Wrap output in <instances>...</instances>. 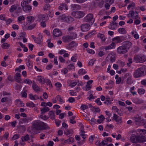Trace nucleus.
<instances>
[{"mask_svg": "<svg viewBox=\"0 0 146 146\" xmlns=\"http://www.w3.org/2000/svg\"><path fill=\"white\" fill-rule=\"evenodd\" d=\"M33 128L37 130L48 129L49 127L48 125L39 120H36L33 122Z\"/></svg>", "mask_w": 146, "mask_h": 146, "instance_id": "obj_1", "label": "nucleus"}, {"mask_svg": "<svg viewBox=\"0 0 146 146\" xmlns=\"http://www.w3.org/2000/svg\"><path fill=\"white\" fill-rule=\"evenodd\" d=\"M131 141L133 143L144 142L146 141L145 136H137L132 134L130 137Z\"/></svg>", "mask_w": 146, "mask_h": 146, "instance_id": "obj_2", "label": "nucleus"}, {"mask_svg": "<svg viewBox=\"0 0 146 146\" xmlns=\"http://www.w3.org/2000/svg\"><path fill=\"white\" fill-rule=\"evenodd\" d=\"M145 70V66L138 68L135 71L133 74L134 77L137 78L144 76Z\"/></svg>", "mask_w": 146, "mask_h": 146, "instance_id": "obj_3", "label": "nucleus"}, {"mask_svg": "<svg viewBox=\"0 0 146 146\" xmlns=\"http://www.w3.org/2000/svg\"><path fill=\"white\" fill-rule=\"evenodd\" d=\"M26 1H22L21 3V6L23 10L25 12H30L32 9L31 6Z\"/></svg>", "mask_w": 146, "mask_h": 146, "instance_id": "obj_4", "label": "nucleus"}, {"mask_svg": "<svg viewBox=\"0 0 146 146\" xmlns=\"http://www.w3.org/2000/svg\"><path fill=\"white\" fill-rule=\"evenodd\" d=\"M116 58V55L113 53H110L109 54L106 58L107 61H110L113 62L115 61Z\"/></svg>", "mask_w": 146, "mask_h": 146, "instance_id": "obj_5", "label": "nucleus"}, {"mask_svg": "<svg viewBox=\"0 0 146 146\" xmlns=\"http://www.w3.org/2000/svg\"><path fill=\"white\" fill-rule=\"evenodd\" d=\"M72 15L75 18H80L83 17L85 15L83 11H77L72 13Z\"/></svg>", "mask_w": 146, "mask_h": 146, "instance_id": "obj_6", "label": "nucleus"}, {"mask_svg": "<svg viewBox=\"0 0 146 146\" xmlns=\"http://www.w3.org/2000/svg\"><path fill=\"white\" fill-rule=\"evenodd\" d=\"M84 19L85 21L91 22L92 23H93L95 21V19L93 17L92 14L91 13H89L84 18Z\"/></svg>", "mask_w": 146, "mask_h": 146, "instance_id": "obj_7", "label": "nucleus"}, {"mask_svg": "<svg viewBox=\"0 0 146 146\" xmlns=\"http://www.w3.org/2000/svg\"><path fill=\"white\" fill-rule=\"evenodd\" d=\"M117 52L119 54H123L128 51L122 45L117 48Z\"/></svg>", "mask_w": 146, "mask_h": 146, "instance_id": "obj_8", "label": "nucleus"}, {"mask_svg": "<svg viewBox=\"0 0 146 146\" xmlns=\"http://www.w3.org/2000/svg\"><path fill=\"white\" fill-rule=\"evenodd\" d=\"M125 40V38L123 36H117L113 38L112 39L116 43H120Z\"/></svg>", "mask_w": 146, "mask_h": 146, "instance_id": "obj_9", "label": "nucleus"}, {"mask_svg": "<svg viewBox=\"0 0 146 146\" xmlns=\"http://www.w3.org/2000/svg\"><path fill=\"white\" fill-rule=\"evenodd\" d=\"M59 19L64 21H66L68 23H69L73 20V19L72 17H66L65 14H63L60 16Z\"/></svg>", "mask_w": 146, "mask_h": 146, "instance_id": "obj_10", "label": "nucleus"}, {"mask_svg": "<svg viewBox=\"0 0 146 146\" xmlns=\"http://www.w3.org/2000/svg\"><path fill=\"white\" fill-rule=\"evenodd\" d=\"M122 44L126 49L128 51L129 48L131 47L132 45V43L129 41H126L123 42Z\"/></svg>", "mask_w": 146, "mask_h": 146, "instance_id": "obj_11", "label": "nucleus"}, {"mask_svg": "<svg viewBox=\"0 0 146 146\" xmlns=\"http://www.w3.org/2000/svg\"><path fill=\"white\" fill-rule=\"evenodd\" d=\"M129 15L133 19H137L139 17L138 14L136 11L135 12L132 11H130L129 14H128L129 17Z\"/></svg>", "mask_w": 146, "mask_h": 146, "instance_id": "obj_12", "label": "nucleus"}, {"mask_svg": "<svg viewBox=\"0 0 146 146\" xmlns=\"http://www.w3.org/2000/svg\"><path fill=\"white\" fill-rule=\"evenodd\" d=\"M118 26L117 23L114 21H112L111 23L109 25L108 28L110 29L113 30L117 28Z\"/></svg>", "mask_w": 146, "mask_h": 146, "instance_id": "obj_13", "label": "nucleus"}, {"mask_svg": "<svg viewBox=\"0 0 146 146\" xmlns=\"http://www.w3.org/2000/svg\"><path fill=\"white\" fill-rule=\"evenodd\" d=\"M112 120L115 121L117 122V123H121L122 122V118L118 116L116 114H114Z\"/></svg>", "mask_w": 146, "mask_h": 146, "instance_id": "obj_14", "label": "nucleus"}, {"mask_svg": "<svg viewBox=\"0 0 146 146\" xmlns=\"http://www.w3.org/2000/svg\"><path fill=\"white\" fill-rule=\"evenodd\" d=\"M53 35L55 37H58L62 35V32L59 29H54L53 31Z\"/></svg>", "mask_w": 146, "mask_h": 146, "instance_id": "obj_15", "label": "nucleus"}, {"mask_svg": "<svg viewBox=\"0 0 146 146\" xmlns=\"http://www.w3.org/2000/svg\"><path fill=\"white\" fill-rule=\"evenodd\" d=\"M90 25L88 24H84L82 25L81 26V30L83 32L87 31Z\"/></svg>", "mask_w": 146, "mask_h": 146, "instance_id": "obj_16", "label": "nucleus"}, {"mask_svg": "<svg viewBox=\"0 0 146 146\" xmlns=\"http://www.w3.org/2000/svg\"><path fill=\"white\" fill-rule=\"evenodd\" d=\"M27 20V24H31L35 21V19L34 17L29 16L27 17L26 18Z\"/></svg>", "mask_w": 146, "mask_h": 146, "instance_id": "obj_17", "label": "nucleus"}, {"mask_svg": "<svg viewBox=\"0 0 146 146\" xmlns=\"http://www.w3.org/2000/svg\"><path fill=\"white\" fill-rule=\"evenodd\" d=\"M63 40L65 42H69L73 40V38L70 35L64 36L62 37Z\"/></svg>", "mask_w": 146, "mask_h": 146, "instance_id": "obj_18", "label": "nucleus"}, {"mask_svg": "<svg viewBox=\"0 0 146 146\" xmlns=\"http://www.w3.org/2000/svg\"><path fill=\"white\" fill-rule=\"evenodd\" d=\"M21 75V74L19 73H17L14 76L16 82L19 83H21L22 80Z\"/></svg>", "mask_w": 146, "mask_h": 146, "instance_id": "obj_19", "label": "nucleus"}, {"mask_svg": "<svg viewBox=\"0 0 146 146\" xmlns=\"http://www.w3.org/2000/svg\"><path fill=\"white\" fill-rule=\"evenodd\" d=\"M115 44L114 42H112V43L108 46H106L105 48V50H108L112 48H115Z\"/></svg>", "mask_w": 146, "mask_h": 146, "instance_id": "obj_20", "label": "nucleus"}, {"mask_svg": "<svg viewBox=\"0 0 146 146\" xmlns=\"http://www.w3.org/2000/svg\"><path fill=\"white\" fill-rule=\"evenodd\" d=\"M32 87L33 90L35 92H37L40 90V88L35 82H33Z\"/></svg>", "mask_w": 146, "mask_h": 146, "instance_id": "obj_21", "label": "nucleus"}, {"mask_svg": "<svg viewBox=\"0 0 146 146\" xmlns=\"http://www.w3.org/2000/svg\"><path fill=\"white\" fill-rule=\"evenodd\" d=\"M58 9L61 11L63 10H66L68 9V7L67 5L62 3L60 5Z\"/></svg>", "mask_w": 146, "mask_h": 146, "instance_id": "obj_22", "label": "nucleus"}, {"mask_svg": "<svg viewBox=\"0 0 146 146\" xmlns=\"http://www.w3.org/2000/svg\"><path fill=\"white\" fill-rule=\"evenodd\" d=\"M71 9L72 10H77L81 9V7L79 5L72 4L71 6Z\"/></svg>", "mask_w": 146, "mask_h": 146, "instance_id": "obj_23", "label": "nucleus"}, {"mask_svg": "<svg viewBox=\"0 0 146 146\" xmlns=\"http://www.w3.org/2000/svg\"><path fill=\"white\" fill-rule=\"evenodd\" d=\"M77 43H76L74 41H72L68 46V48H73L77 46Z\"/></svg>", "mask_w": 146, "mask_h": 146, "instance_id": "obj_24", "label": "nucleus"}, {"mask_svg": "<svg viewBox=\"0 0 146 146\" xmlns=\"http://www.w3.org/2000/svg\"><path fill=\"white\" fill-rule=\"evenodd\" d=\"M37 80L41 84H43L45 83V80L42 76H38L37 77Z\"/></svg>", "mask_w": 146, "mask_h": 146, "instance_id": "obj_25", "label": "nucleus"}, {"mask_svg": "<svg viewBox=\"0 0 146 146\" xmlns=\"http://www.w3.org/2000/svg\"><path fill=\"white\" fill-rule=\"evenodd\" d=\"M27 29L28 30H31L34 29L36 26V24L34 23L33 24L29 25L27 24Z\"/></svg>", "mask_w": 146, "mask_h": 146, "instance_id": "obj_26", "label": "nucleus"}, {"mask_svg": "<svg viewBox=\"0 0 146 146\" xmlns=\"http://www.w3.org/2000/svg\"><path fill=\"white\" fill-rule=\"evenodd\" d=\"M97 37L98 38H100L102 41L104 42L105 40V36L103 34L98 33L97 35Z\"/></svg>", "mask_w": 146, "mask_h": 146, "instance_id": "obj_27", "label": "nucleus"}, {"mask_svg": "<svg viewBox=\"0 0 146 146\" xmlns=\"http://www.w3.org/2000/svg\"><path fill=\"white\" fill-rule=\"evenodd\" d=\"M126 83L129 85H130L133 83L131 76H129V77H127L126 79Z\"/></svg>", "mask_w": 146, "mask_h": 146, "instance_id": "obj_28", "label": "nucleus"}, {"mask_svg": "<svg viewBox=\"0 0 146 146\" xmlns=\"http://www.w3.org/2000/svg\"><path fill=\"white\" fill-rule=\"evenodd\" d=\"M49 117H50L51 119H55V117L54 115V113L52 111H49L48 113Z\"/></svg>", "mask_w": 146, "mask_h": 146, "instance_id": "obj_29", "label": "nucleus"}, {"mask_svg": "<svg viewBox=\"0 0 146 146\" xmlns=\"http://www.w3.org/2000/svg\"><path fill=\"white\" fill-rule=\"evenodd\" d=\"M26 60L27 61V64L28 66L29 67V68H31L33 66L32 61L30 60L29 59L27 60V59H26Z\"/></svg>", "mask_w": 146, "mask_h": 146, "instance_id": "obj_30", "label": "nucleus"}, {"mask_svg": "<svg viewBox=\"0 0 146 146\" xmlns=\"http://www.w3.org/2000/svg\"><path fill=\"white\" fill-rule=\"evenodd\" d=\"M21 139L23 141H28L29 139V135L27 134L24 136H23L21 137Z\"/></svg>", "mask_w": 146, "mask_h": 146, "instance_id": "obj_31", "label": "nucleus"}, {"mask_svg": "<svg viewBox=\"0 0 146 146\" xmlns=\"http://www.w3.org/2000/svg\"><path fill=\"white\" fill-rule=\"evenodd\" d=\"M50 109L48 107H44L42 108L41 110V114H43L46 112L48 111Z\"/></svg>", "mask_w": 146, "mask_h": 146, "instance_id": "obj_32", "label": "nucleus"}, {"mask_svg": "<svg viewBox=\"0 0 146 146\" xmlns=\"http://www.w3.org/2000/svg\"><path fill=\"white\" fill-rule=\"evenodd\" d=\"M118 32L119 33L122 34H124L126 33V31L124 28H120L118 29Z\"/></svg>", "mask_w": 146, "mask_h": 146, "instance_id": "obj_33", "label": "nucleus"}, {"mask_svg": "<svg viewBox=\"0 0 146 146\" xmlns=\"http://www.w3.org/2000/svg\"><path fill=\"white\" fill-rule=\"evenodd\" d=\"M10 46V44L7 43H4L1 45V47L2 48L5 49L8 48Z\"/></svg>", "mask_w": 146, "mask_h": 146, "instance_id": "obj_34", "label": "nucleus"}, {"mask_svg": "<svg viewBox=\"0 0 146 146\" xmlns=\"http://www.w3.org/2000/svg\"><path fill=\"white\" fill-rule=\"evenodd\" d=\"M78 73L80 75H82L86 73V72L82 68L79 70Z\"/></svg>", "mask_w": 146, "mask_h": 146, "instance_id": "obj_35", "label": "nucleus"}, {"mask_svg": "<svg viewBox=\"0 0 146 146\" xmlns=\"http://www.w3.org/2000/svg\"><path fill=\"white\" fill-rule=\"evenodd\" d=\"M17 8V6L15 5H12L9 9V11L10 12L12 13Z\"/></svg>", "mask_w": 146, "mask_h": 146, "instance_id": "obj_36", "label": "nucleus"}, {"mask_svg": "<svg viewBox=\"0 0 146 146\" xmlns=\"http://www.w3.org/2000/svg\"><path fill=\"white\" fill-rule=\"evenodd\" d=\"M73 132L72 130L71 129L70 130L67 129L64 131V133L66 135H67L70 134H72Z\"/></svg>", "mask_w": 146, "mask_h": 146, "instance_id": "obj_37", "label": "nucleus"}, {"mask_svg": "<svg viewBox=\"0 0 146 146\" xmlns=\"http://www.w3.org/2000/svg\"><path fill=\"white\" fill-rule=\"evenodd\" d=\"M74 139L72 137H70L68 139L64 141V143H69L70 142H73Z\"/></svg>", "mask_w": 146, "mask_h": 146, "instance_id": "obj_38", "label": "nucleus"}, {"mask_svg": "<svg viewBox=\"0 0 146 146\" xmlns=\"http://www.w3.org/2000/svg\"><path fill=\"white\" fill-rule=\"evenodd\" d=\"M134 120L135 122H136V124H138L139 123L141 119V118L139 116H136L134 117Z\"/></svg>", "mask_w": 146, "mask_h": 146, "instance_id": "obj_39", "label": "nucleus"}, {"mask_svg": "<svg viewBox=\"0 0 146 146\" xmlns=\"http://www.w3.org/2000/svg\"><path fill=\"white\" fill-rule=\"evenodd\" d=\"M135 103L136 104H139L143 102V101L137 98L135 100Z\"/></svg>", "mask_w": 146, "mask_h": 146, "instance_id": "obj_40", "label": "nucleus"}, {"mask_svg": "<svg viewBox=\"0 0 146 146\" xmlns=\"http://www.w3.org/2000/svg\"><path fill=\"white\" fill-rule=\"evenodd\" d=\"M140 58V56L139 55H137L134 56V60L137 63H139V58Z\"/></svg>", "mask_w": 146, "mask_h": 146, "instance_id": "obj_41", "label": "nucleus"}, {"mask_svg": "<svg viewBox=\"0 0 146 146\" xmlns=\"http://www.w3.org/2000/svg\"><path fill=\"white\" fill-rule=\"evenodd\" d=\"M138 92L139 94H143L145 92V90L143 88H139L138 89Z\"/></svg>", "mask_w": 146, "mask_h": 146, "instance_id": "obj_42", "label": "nucleus"}, {"mask_svg": "<svg viewBox=\"0 0 146 146\" xmlns=\"http://www.w3.org/2000/svg\"><path fill=\"white\" fill-rule=\"evenodd\" d=\"M45 82L46 83V84L49 86L50 88H52V85L51 84V81L48 79H47L45 80Z\"/></svg>", "mask_w": 146, "mask_h": 146, "instance_id": "obj_43", "label": "nucleus"}, {"mask_svg": "<svg viewBox=\"0 0 146 146\" xmlns=\"http://www.w3.org/2000/svg\"><path fill=\"white\" fill-rule=\"evenodd\" d=\"M26 33H20L18 39H20L21 38H24L25 37Z\"/></svg>", "mask_w": 146, "mask_h": 146, "instance_id": "obj_44", "label": "nucleus"}, {"mask_svg": "<svg viewBox=\"0 0 146 146\" xmlns=\"http://www.w3.org/2000/svg\"><path fill=\"white\" fill-rule=\"evenodd\" d=\"M67 68L69 70H72L75 68L74 65L72 64H70L67 66Z\"/></svg>", "mask_w": 146, "mask_h": 146, "instance_id": "obj_45", "label": "nucleus"}, {"mask_svg": "<svg viewBox=\"0 0 146 146\" xmlns=\"http://www.w3.org/2000/svg\"><path fill=\"white\" fill-rule=\"evenodd\" d=\"M137 131L141 134H146V130L144 129H139L137 130Z\"/></svg>", "mask_w": 146, "mask_h": 146, "instance_id": "obj_46", "label": "nucleus"}, {"mask_svg": "<svg viewBox=\"0 0 146 146\" xmlns=\"http://www.w3.org/2000/svg\"><path fill=\"white\" fill-rule=\"evenodd\" d=\"M27 106H29V107H34L35 106L33 102H30L29 103H27L26 104Z\"/></svg>", "mask_w": 146, "mask_h": 146, "instance_id": "obj_47", "label": "nucleus"}, {"mask_svg": "<svg viewBox=\"0 0 146 146\" xmlns=\"http://www.w3.org/2000/svg\"><path fill=\"white\" fill-rule=\"evenodd\" d=\"M146 123V121L143 119L140 120L139 123H138V124L140 125H144V124L145 123Z\"/></svg>", "mask_w": 146, "mask_h": 146, "instance_id": "obj_48", "label": "nucleus"}, {"mask_svg": "<svg viewBox=\"0 0 146 146\" xmlns=\"http://www.w3.org/2000/svg\"><path fill=\"white\" fill-rule=\"evenodd\" d=\"M119 66H123L125 65V63L121 61L120 60H119L117 62Z\"/></svg>", "mask_w": 146, "mask_h": 146, "instance_id": "obj_49", "label": "nucleus"}, {"mask_svg": "<svg viewBox=\"0 0 146 146\" xmlns=\"http://www.w3.org/2000/svg\"><path fill=\"white\" fill-rule=\"evenodd\" d=\"M20 135L19 134H15L14 135L12 138V139L15 140L19 138Z\"/></svg>", "mask_w": 146, "mask_h": 146, "instance_id": "obj_50", "label": "nucleus"}, {"mask_svg": "<svg viewBox=\"0 0 146 146\" xmlns=\"http://www.w3.org/2000/svg\"><path fill=\"white\" fill-rule=\"evenodd\" d=\"M116 111L118 114L120 116L122 115L123 114V111H122L121 110H119V109H117Z\"/></svg>", "mask_w": 146, "mask_h": 146, "instance_id": "obj_51", "label": "nucleus"}, {"mask_svg": "<svg viewBox=\"0 0 146 146\" xmlns=\"http://www.w3.org/2000/svg\"><path fill=\"white\" fill-rule=\"evenodd\" d=\"M132 59L131 58H129L128 59V62L127 63V65L129 66H131V64L132 63Z\"/></svg>", "mask_w": 146, "mask_h": 146, "instance_id": "obj_52", "label": "nucleus"}, {"mask_svg": "<svg viewBox=\"0 0 146 146\" xmlns=\"http://www.w3.org/2000/svg\"><path fill=\"white\" fill-rule=\"evenodd\" d=\"M38 17L40 21L44 20L45 18V16L42 15H39L38 16Z\"/></svg>", "mask_w": 146, "mask_h": 146, "instance_id": "obj_53", "label": "nucleus"}, {"mask_svg": "<svg viewBox=\"0 0 146 146\" xmlns=\"http://www.w3.org/2000/svg\"><path fill=\"white\" fill-rule=\"evenodd\" d=\"M24 82L26 83L29 85L31 84L32 82L31 80L29 79H26L24 80Z\"/></svg>", "mask_w": 146, "mask_h": 146, "instance_id": "obj_54", "label": "nucleus"}, {"mask_svg": "<svg viewBox=\"0 0 146 146\" xmlns=\"http://www.w3.org/2000/svg\"><path fill=\"white\" fill-rule=\"evenodd\" d=\"M77 84V82H71L69 86H70L71 87L73 88L76 86Z\"/></svg>", "mask_w": 146, "mask_h": 146, "instance_id": "obj_55", "label": "nucleus"}, {"mask_svg": "<svg viewBox=\"0 0 146 146\" xmlns=\"http://www.w3.org/2000/svg\"><path fill=\"white\" fill-rule=\"evenodd\" d=\"M87 51L88 53L92 54H94L95 53V52L93 50L89 48L87 49Z\"/></svg>", "mask_w": 146, "mask_h": 146, "instance_id": "obj_56", "label": "nucleus"}, {"mask_svg": "<svg viewBox=\"0 0 146 146\" xmlns=\"http://www.w3.org/2000/svg\"><path fill=\"white\" fill-rule=\"evenodd\" d=\"M36 41L35 40V41L38 44H40L42 41V39H39V38H36Z\"/></svg>", "mask_w": 146, "mask_h": 146, "instance_id": "obj_57", "label": "nucleus"}, {"mask_svg": "<svg viewBox=\"0 0 146 146\" xmlns=\"http://www.w3.org/2000/svg\"><path fill=\"white\" fill-rule=\"evenodd\" d=\"M7 25H9L11 23H12L13 21V20L11 19H9L5 20Z\"/></svg>", "mask_w": 146, "mask_h": 146, "instance_id": "obj_58", "label": "nucleus"}, {"mask_svg": "<svg viewBox=\"0 0 146 146\" xmlns=\"http://www.w3.org/2000/svg\"><path fill=\"white\" fill-rule=\"evenodd\" d=\"M141 63L146 60V57L144 55L140 56Z\"/></svg>", "mask_w": 146, "mask_h": 146, "instance_id": "obj_59", "label": "nucleus"}, {"mask_svg": "<svg viewBox=\"0 0 146 146\" xmlns=\"http://www.w3.org/2000/svg\"><path fill=\"white\" fill-rule=\"evenodd\" d=\"M80 108L81 110H85L88 109V107L87 106L85 105L82 104L80 107Z\"/></svg>", "mask_w": 146, "mask_h": 146, "instance_id": "obj_60", "label": "nucleus"}, {"mask_svg": "<svg viewBox=\"0 0 146 146\" xmlns=\"http://www.w3.org/2000/svg\"><path fill=\"white\" fill-rule=\"evenodd\" d=\"M59 60L61 63L64 62L65 61V60L63 58L60 56H59Z\"/></svg>", "mask_w": 146, "mask_h": 146, "instance_id": "obj_61", "label": "nucleus"}, {"mask_svg": "<svg viewBox=\"0 0 146 146\" xmlns=\"http://www.w3.org/2000/svg\"><path fill=\"white\" fill-rule=\"evenodd\" d=\"M21 119L23 121V123H28L29 122V119L28 118H23V119ZM21 123H22V122H21Z\"/></svg>", "mask_w": 146, "mask_h": 146, "instance_id": "obj_62", "label": "nucleus"}, {"mask_svg": "<svg viewBox=\"0 0 146 146\" xmlns=\"http://www.w3.org/2000/svg\"><path fill=\"white\" fill-rule=\"evenodd\" d=\"M92 110L93 111H95L96 112H99L100 110L99 108L94 107H92Z\"/></svg>", "mask_w": 146, "mask_h": 146, "instance_id": "obj_63", "label": "nucleus"}, {"mask_svg": "<svg viewBox=\"0 0 146 146\" xmlns=\"http://www.w3.org/2000/svg\"><path fill=\"white\" fill-rule=\"evenodd\" d=\"M50 8V5L49 4L46 3L44 6V9L45 10H47Z\"/></svg>", "mask_w": 146, "mask_h": 146, "instance_id": "obj_64", "label": "nucleus"}]
</instances>
